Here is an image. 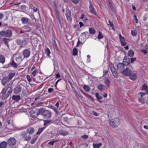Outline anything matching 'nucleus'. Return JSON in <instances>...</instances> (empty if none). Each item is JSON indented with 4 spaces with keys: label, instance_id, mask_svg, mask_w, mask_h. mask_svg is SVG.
Instances as JSON below:
<instances>
[{
    "label": "nucleus",
    "instance_id": "1",
    "mask_svg": "<svg viewBox=\"0 0 148 148\" xmlns=\"http://www.w3.org/2000/svg\"><path fill=\"white\" fill-rule=\"evenodd\" d=\"M39 113L44 117L46 118L50 119L51 116V112L48 110H45L42 108H40L39 109Z\"/></svg>",
    "mask_w": 148,
    "mask_h": 148
},
{
    "label": "nucleus",
    "instance_id": "2",
    "mask_svg": "<svg viewBox=\"0 0 148 148\" xmlns=\"http://www.w3.org/2000/svg\"><path fill=\"white\" fill-rule=\"evenodd\" d=\"M120 124V120L118 118H114L111 119L110 122V124L112 127H118Z\"/></svg>",
    "mask_w": 148,
    "mask_h": 148
},
{
    "label": "nucleus",
    "instance_id": "3",
    "mask_svg": "<svg viewBox=\"0 0 148 148\" xmlns=\"http://www.w3.org/2000/svg\"><path fill=\"white\" fill-rule=\"evenodd\" d=\"M11 92V87H8L2 95L1 96V99H6L9 96Z\"/></svg>",
    "mask_w": 148,
    "mask_h": 148
},
{
    "label": "nucleus",
    "instance_id": "4",
    "mask_svg": "<svg viewBox=\"0 0 148 148\" xmlns=\"http://www.w3.org/2000/svg\"><path fill=\"white\" fill-rule=\"evenodd\" d=\"M0 34L2 36L10 38L12 36V32L10 30L8 29L6 31H2L0 32Z\"/></svg>",
    "mask_w": 148,
    "mask_h": 148
},
{
    "label": "nucleus",
    "instance_id": "5",
    "mask_svg": "<svg viewBox=\"0 0 148 148\" xmlns=\"http://www.w3.org/2000/svg\"><path fill=\"white\" fill-rule=\"evenodd\" d=\"M39 114V110L35 108H33L30 112L31 116L34 118L37 117Z\"/></svg>",
    "mask_w": 148,
    "mask_h": 148
},
{
    "label": "nucleus",
    "instance_id": "6",
    "mask_svg": "<svg viewBox=\"0 0 148 148\" xmlns=\"http://www.w3.org/2000/svg\"><path fill=\"white\" fill-rule=\"evenodd\" d=\"M22 137L24 138V139L26 141H29L31 139L30 135L26 132H23L21 134Z\"/></svg>",
    "mask_w": 148,
    "mask_h": 148
},
{
    "label": "nucleus",
    "instance_id": "7",
    "mask_svg": "<svg viewBox=\"0 0 148 148\" xmlns=\"http://www.w3.org/2000/svg\"><path fill=\"white\" fill-rule=\"evenodd\" d=\"M124 64L123 63H119L117 65V69L120 72L122 73L125 69Z\"/></svg>",
    "mask_w": 148,
    "mask_h": 148
},
{
    "label": "nucleus",
    "instance_id": "8",
    "mask_svg": "<svg viewBox=\"0 0 148 148\" xmlns=\"http://www.w3.org/2000/svg\"><path fill=\"white\" fill-rule=\"evenodd\" d=\"M132 71L128 67H126L125 69L124 70L122 73V74L125 76H129Z\"/></svg>",
    "mask_w": 148,
    "mask_h": 148
},
{
    "label": "nucleus",
    "instance_id": "9",
    "mask_svg": "<svg viewBox=\"0 0 148 148\" xmlns=\"http://www.w3.org/2000/svg\"><path fill=\"white\" fill-rule=\"evenodd\" d=\"M16 142V140L13 138H10L8 140L7 143L10 146L14 145Z\"/></svg>",
    "mask_w": 148,
    "mask_h": 148
},
{
    "label": "nucleus",
    "instance_id": "10",
    "mask_svg": "<svg viewBox=\"0 0 148 148\" xmlns=\"http://www.w3.org/2000/svg\"><path fill=\"white\" fill-rule=\"evenodd\" d=\"M66 16L67 21L69 22L72 21V16L71 14V11L70 10H66Z\"/></svg>",
    "mask_w": 148,
    "mask_h": 148
},
{
    "label": "nucleus",
    "instance_id": "11",
    "mask_svg": "<svg viewBox=\"0 0 148 148\" xmlns=\"http://www.w3.org/2000/svg\"><path fill=\"white\" fill-rule=\"evenodd\" d=\"M23 87L22 85H19L17 86L14 90V93L15 94H17L21 91L22 87Z\"/></svg>",
    "mask_w": 148,
    "mask_h": 148
},
{
    "label": "nucleus",
    "instance_id": "12",
    "mask_svg": "<svg viewBox=\"0 0 148 148\" xmlns=\"http://www.w3.org/2000/svg\"><path fill=\"white\" fill-rule=\"evenodd\" d=\"M16 60L17 63H19L23 60V56L22 54L18 53L16 56Z\"/></svg>",
    "mask_w": 148,
    "mask_h": 148
},
{
    "label": "nucleus",
    "instance_id": "13",
    "mask_svg": "<svg viewBox=\"0 0 148 148\" xmlns=\"http://www.w3.org/2000/svg\"><path fill=\"white\" fill-rule=\"evenodd\" d=\"M110 69L114 77L115 78H118V75L116 69L114 66H113L112 67L110 68Z\"/></svg>",
    "mask_w": 148,
    "mask_h": 148
},
{
    "label": "nucleus",
    "instance_id": "14",
    "mask_svg": "<svg viewBox=\"0 0 148 148\" xmlns=\"http://www.w3.org/2000/svg\"><path fill=\"white\" fill-rule=\"evenodd\" d=\"M129 78L132 80L134 81L137 77V75L136 73H132L131 72L130 74L129 75Z\"/></svg>",
    "mask_w": 148,
    "mask_h": 148
},
{
    "label": "nucleus",
    "instance_id": "15",
    "mask_svg": "<svg viewBox=\"0 0 148 148\" xmlns=\"http://www.w3.org/2000/svg\"><path fill=\"white\" fill-rule=\"evenodd\" d=\"M123 62L124 63L125 66L128 65L130 63V60L128 57L125 56L124 57L123 60Z\"/></svg>",
    "mask_w": 148,
    "mask_h": 148
},
{
    "label": "nucleus",
    "instance_id": "16",
    "mask_svg": "<svg viewBox=\"0 0 148 148\" xmlns=\"http://www.w3.org/2000/svg\"><path fill=\"white\" fill-rule=\"evenodd\" d=\"M10 80L7 77H4L1 79V83L2 85L5 86V84H8Z\"/></svg>",
    "mask_w": 148,
    "mask_h": 148
},
{
    "label": "nucleus",
    "instance_id": "17",
    "mask_svg": "<svg viewBox=\"0 0 148 148\" xmlns=\"http://www.w3.org/2000/svg\"><path fill=\"white\" fill-rule=\"evenodd\" d=\"M30 51L28 49H26L23 52V55L24 57L26 58H27L29 57L30 55Z\"/></svg>",
    "mask_w": 148,
    "mask_h": 148
},
{
    "label": "nucleus",
    "instance_id": "18",
    "mask_svg": "<svg viewBox=\"0 0 148 148\" xmlns=\"http://www.w3.org/2000/svg\"><path fill=\"white\" fill-rule=\"evenodd\" d=\"M58 134L60 135L65 136L68 134V132L66 130L62 129L59 131Z\"/></svg>",
    "mask_w": 148,
    "mask_h": 148
},
{
    "label": "nucleus",
    "instance_id": "19",
    "mask_svg": "<svg viewBox=\"0 0 148 148\" xmlns=\"http://www.w3.org/2000/svg\"><path fill=\"white\" fill-rule=\"evenodd\" d=\"M104 83L108 87H110L111 85V82L108 78H106L105 79L104 81Z\"/></svg>",
    "mask_w": 148,
    "mask_h": 148
},
{
    "label": "nucleus",
    "instance_id": "20",
    "mask_svg": "<svg viewBox=\"0 0 148 148\" xmlns=\"http://www.w3.org/2000/svg\"><path fill=\"white\" fill-rule=\"evenodd\" d=\"M12 99L16 101H18L21 99V97L19 95H13L12 97Z\"/></svg>",
    "mask_w": 148,
    "mask_h": 148
},
{
    "label": "nucleus",
    "instance_id": "21",
    "mask_svg": "<svg viewBox=\"0 0 148 148\" xmlns=\"http://www.w3.org/2000/svg\"><path fill=\"white\" fill-rule=\"evenodd\" d=\"M34 131V130L33 128L30 127L27 129L26 132L30 135V134H32L33 133Z\"/></svg>",
    "mask_w": 148,
    "mask_h": 148
},
{
    "label": "nucleus",
    "instance_id": "22",
    "mask_svg": "<svg viewBox=\"0 0 148 148\" xmlns=\"http://www.w3.org/2000/svg\"><path fill=\"white\" fill-rule=\"evenodd\" d=\"M7 146V143L5 141L1 142L0 144V148H5Z\"/></svg>",
    "mask_w": 148,
    "mask_h": 148
},
{
    "label": "nucleus",
    "instance_id": "23",
    "mask_svg": "<svg viewBox=\"0 0 148 148\" xmlns=\"http://www.w3.org/2000/svg\"><path fill=\"white\" fill-rule=\"evenodd\" d=\"M22 22L24 24H26L29 23V19L26 18H22L21 19Z\"/></svg>",
    "mask_w": 148,
    "mask_h": 148
},
{
    "label": "nucleus",
    "instance_id": "24",
    "mask_svg": "<svg viewBox=\"0 0 148 148\" xmlns=\"http://www.w3.org/2000/svg\"><path fill=\"white\" fill-rule=\"evenodd\" d=\"M52 120H44V125L46 126V127L49 125L50 123H52Z\"/></svg>",
    "mask_w": 148,
    "mask_h": 148
},
{
    "label": "nucleus",
    "instance_id": "25",
    "mask_svg": "<svg viewBox=\"0 0 148 148\" xmlns=\"http://www.w3.org/2000/svg\"><path fill=\"white\" fill-rule=\"evenodd\" d=\"M10 41V39L6 38H4L3 39V41L4 42V44L7 46L8 48H9V46L8 42Z\"/></svg>",
    "mask_w": 148,
    "mask_h": 148
},
{
    "label": "nucleus",
    "instance_id": "26",
    "mask_svg": "<svg viewBox=\"0 0 148 148\" xmlns=\"http://www.w3.org/2000/svg\"><path fill=\"white\" fill-rule=\"evenodd\" d=\"M15 73L14 72L10 73L8 75V78L10 80L15 75Z\"/></svg>",
    "mask_w": 148,
    "mask_h": 148
},
{
    "label": "nucleus",
    "instance_id": "27",
    "mask_svg": "<svg viewBox=\"0 0 148 148\" xmlns=\"http://www.w3.org/2000/svg\"><path fill=\"white\" fill-rule=\"evenodd\" d=\"M5 58L4 56L2 54L0 55V62L2 64L5 62Z\"/></svg>",
    "mask_w": 148,
    "mask_h": 148
},
{
    "label": "nucleus",
    "instance_id": "28",
    "mask_svg": "<svg viewBox=\"0 0 148 148\" xmlns=\"http://www.w3.org/2000/svg\"><path fill=\"white\" fill-rule=\"evenodd\" d=\"M101 143H99V144H95L93 143V147L94 148H99L102 145Z\"/></svg>",
    "mask_w": 148,
    "mask_h": 148
},
{
    "label": "nucleus",
    "instance_id": "29",
    "mask_svg": "<svg viewBox=\"0 0 148 148\" xmlns=\"http://www.w3.org/2000/svg\"><path fill=\"white\" fill-rule=\"evenodd\" d=\"M10 67H13L15 68L17 67L16 64L14 61H13L10 64Z\"/></svg>",
    "mask_w": 148,
    "mask_h": 148
},
{
    "label": "nucleus",
    "instance_id": "30",
    "mask_svg": "<svg viewBox=\"0 0 148 148\" xmlns=\"http://www.w3.org/2000/svg\"><path fill=\"white\" fill-rule=\"evenodd\" d=\"M128 55L131 57H132L134 55V52L132 50H130L128 53Z\"/></svg>",
    "mask_w": 148,
    "mask_h": 148
},
{
    "label": "nucleus",
    "instance_id": "31",
    "mask_svg": "<svg viewBox=\"0 0 148 148\" xmlns=\"http://www.w3.org/2000/svg\"><path fill=\"white\" fill-rule=\"evenodd\" d=\"M89 31L90 33L92 34H95L96 30L94 28L92 27H90L89 29Z\"/></svg>",
    "mask_w": 148,
    "mask_h": 148
},
{
    "label": "nucleus",
    "instance_id": "32",
    "mask_svg": "<svg viewBox=\"0 0 148 148\" xmlns=\"http://www.w3.org/2000/svg\"><path fill=\"white\" fill-rule=\"evenodd\" d=\"M105 86L102 84H101L100 85L98 86V89L101 91L104 89Z\"/></svg>",
    "mask_w": 148,
    "mask_h": 148
},
{
    "label": "nucleus",
    "instance_id": "33",
    "mask_svg": "<svg viewBox=\"0 0 148 148\" xmlns=\"http://www.w3.org/2000/svg\"><path fill=\"white\" fill-rule=\"evenodd\" d=\"M16 43L18 45H21L23 44V42L21 41V40L20 39H18L16 40Z\"/></svg>",
    "mask_w": 148,
    "mask_h": 148
},
{
    "label": "nucleus",
    "instance_id": "34",
    "mask_svg": "<svg viewBox=\"0 0 148 148\" xmlns=\"http://www.w3.org/2000/svg\"><path fill=\"white\" fill-rule=\"evenodd\" d=\"M38 73V70L36 69H35L33 71L31 74L32 77H35L36 76V74Z\"/></svg>",
    "mask_w": 148,
    "mask_h": 148
},
{
    "label": "nucleus",
    "instance_id": "35",
    "mask_svg": "<svg viewBox=\"0 0 148 148\" xmlns=\"http://www.w3.org/2000/svg\"><path fill=\"white\" fill-rule=\"evenodd\" d=\"M119 38L120 42H122L125 41V38L122 36L121 34L119 35Z\"/></svg>",
    "mask_w": 148,
    "mask_h": 148
},
{
    "label": "nucleus",
    "instance_id": "36",
    "mask_svg": "<svg viewBox=\"0 0 148 148\" xmlns=\"http://www.w3.org/2000/svg\"><path fill=\"white\" fill-rule=\"evenodd\" d=\"M22 41L25 42V43L26 44H28V43L29 42V39L27 38H24L23 40H22Z\"/></svg>",
    "mask_w": 148,
    "mask_h": 148
},
{
    "label": "nucleus",
    "instance_id": "37",
    "mask_svg": "<svg viewBox=\"0 0 148 148\" xmlns=\"http://www.w3.org/2000/svg\"><path fill=\"white\" fill-rule=\"evenodd\" d=\"M83 88L87 92H88L90 90L89 87L88 86L86 85L84 86Z\"/></svg>",
    "mask_w": 148,
    "mask_h": 148
},
{
    "label": "nucleus",
    "instance_id": "38",
    "mask_svg": "<svg viewBox=\"0 0 148 148\" xmlns=\"http://www.w3.org/2000/svg\"><path fill=\"white\" fill-rule=\"evenodd\" d=\"M77 49L75 48H74L73 49V54L74 56H76L77 54Z\"/></svg>",
    "mask_w": 148,
    "mask_h": 148
},
{
    "label": "nucleus",
    "instance_id": "39",
    "mask_svg": "<svg viewBox=\"0 0 148 148\" xmlns=\"http://www.w3.org/2000/svg\"><path fill=\"white\" fill-rule=\"evenodd\" d=\"M37 139V137H35L34 138H33L32 140H31L30 143L32 144H33L35 143L36 142V141Z\"/></svg>",
    "mask_w": 148,
    "mask_h": 148
},
{
    "label": "nucleus",
    "instance_id": "40",
    "mask_svg": "<svg viewBox=\"0 0 148 148\" xmlns=\"http://www.w3.org/2000/svg\"><path fill=\"white\" fill-rule=\"evenodd\" d=\"M45 53L47 56H48L50 58L49 54L51 52L49 49L48 48H47L45 50Z\"/></svg>",
    "mask_w": 148,
    "mask_h": 148
},
{
    "label": "nucleus",
    "instance_id": "41",
    "mask_svg": "<svg viewBox=\"0 0 148 148\" xmlns=\"http://www.w3.org/2000/svg\"><path fill=\"white\" fill-rule=\"evenodd\" d=\"M95 95L97 97L99 100H101L102 99V97L99 95V93H96L95 94Z\"/></svg>",
    "mask_w": 148,
    "mask_h": 148
},
{
    "label": "nucleus",
    "instance_id": "42",
    "mask_svg": "<svg viewBox=\"0 0 148 148\" xmlns=\"http://www.w3.org/2000/svg\"><path fill=\"white\" fill-rule=\"evenodd\" d=\"M139 101L141 102L142 104L144 103H145V100L142 98V97H140L138 98Z\"/></svg>",
    "mask_w": 148,
    "mask_h": 148
},
{
    "label": "nucleus",
    "instance_id": "43",
    "mask_svg": "<svg viewBox=\"0 0 148 148\" xmlns=\"http://www.w3.org/2000/svg\"><path fill=\"white\" fill-rule=\"evenodd\" d=\"M132 34L133 36H136L137 35V32L135 30H132L131 31Z\"/></svg>",
    "mask_w": 148,
    "mask_h": 148
},
{
    "label": "nucleus",
    "instance_id": "44",
    "mask_svg": "<svg viewBox=\"0 0 148 148\" xmlns=\"http://www.w3.org/2000/svg\"><path fill=\"white\" fill-rule=\"evenodd\" d=\"M45 127H42L39 129V130L37 132V134H40L42 131L45 129Z\"/></svg>",
    "mask_w": 148,
    "mask_h": 148
},
{
    "label": "nucleus",
    "instance_id": "45",
    "mask_svg": "<svg viewBox=\"0 0 148 148\" xmlns=\"http://www.w3.org/2000/svg\"><path fill=\"white\" fill-rule=\"evenodd\" d=\"M103 37L101 33L100 32H99V34L97 37L98 39H100L103 38Z\"/></svg>",
    "mask_w": 148,
    "mask_h": 148
},
{
    "label": "nucleus",
    "instance_id": "46",
    "mask_svg": "<svg viewBox=\"0 0 148 148\" xmlns=\"http://www.w3.org/2000/svg\"><path fill=\"white\" fill-rule=\"evenodd\" d=\"M148 89L147 86L145 84H144L142 86V89L145 90V91Z\"/></svg>",
    "mask_w": 148,
    "mask_h": 148
},
{
    "label": "nucleus",
    "instance_id": "47",
    "mask_svg": "<svg viewBox=\"0 0 148 148\" xmlns=\"http://www.w3.org/2000/svg\"><path fill=\"white\" fill-rule=\"evenodd\" d=\"M52 40L53 41L52 43H53V46L54 47H57V44H56V41L55 40V39L53 38V39H52Z\"/></svg>",
    "mask_w": 148,
    "mask_h": 148
},
{
    "label": "nucleus",
    "instance_id": "48",
    "mask_svg": "<svg viewBox=\"0 0 148 148\" xmlns=\"http://www.w3.org/2000/svg\"><path fill=\"white\" fill-rule=\"evenodd\" d=\"M26 78H27V80L28 82H30L31 81L32 79H31V78L30 77L29 75H27L26 76Z\"/></svg>",
    "mask_w": 148,
    "mask_h": 148
},
{
    "label": "nucleus",
    "instance_id": "49",
    "mask_svg": "<svg viewBox=\"0 0 148 148\" xmlns=\"http://www.w3.org/2000/svg\"><path fill=\"white\" fill-rule=\"evenodd\" d=\"M26 88H25V89H23L22 90V94L24 95H26Z\"/></svg>",
    "mask_w": 148,
    "mask_h": 148
},
{
    "label": "nucleus",
    "instance_id": "50",
    "mask_svg": "<svg viewBox=\"0 0 148 148\" xmlns=\"http://www.w3.org/2000/svg\"><path fill=\"white\" fill-rule=\"evenodd\" d=\"M23 27L25 29L28 30L29 31H30L31 30L30 27L28 26H25Z\"/></svg>",
    "mask_w": 148,
    "mask_h": 148
},
{
    "label": "nucleus",
    "instance_id": "51",
    "mask_svg": "<svg viewBox=\"0 0 148 148\" xmlns=\"http://www.w3.org/2000/svg\"><path fill=\"white\" fill-rule=\"evenodd\" d=\"M109 24H108V25H110L111 27H114V24L112 22L109 20L108 21Z\"/></svg>",
    "mask_w": 148,
    "mask_h": 148
},
{
    "label": "nucleus",
    "instance_id": "52",
    "mask_svg": "<svg viewBox=\"0 0 148 148\" xmlns=\"http://www.w3.org/2000/svg\"><path fill=\"white\" fill-rule=\"evenodd\" d=\"M88 136V135H85L81 136V137L84 139H87Z\"/></svg>",
    "mask_w": 148,
    "mask_h": 148
},
{
    "label": "nucleus",
    "instance_id": "53",
    "mask_svg": "<svg viewBox=\"0 0 148 148\" xmlns=\"http://www.w3.org/2000/svg\"><path fill=\"white\" fill-rule=\"evenodd\" d=\"M141 51L144 55H146L147 53V51L145 49H142Z\"/></svg>",
    "mask_w": 148,
    "mask_h": 148
},
{
    "label": "nucleus",
    "instance_id": "54",
    "mask_svg": "<svg viewBox=\"0 0 148 148\" xmlns=\"http://www.w3.org/2000/svg\"><path fill=\"white\" fill-rule=\"evenodd\" d=\"M90 12L92 14L95 15H96V12L95 11V10H90Z\"/></svg>",
    "mask_w": 148,
    "mask_h": 148
},
{
    "label": "nucleus",
    "instance_id": "55",
    "mask_svg": "<svg viewBox=\"0 0 148 148\" xmlns=\"http://www.w3.org/2000/svg\"><path fill=\"white\" fill-rule=\"evenodd\" d=\"M134 20H135V22L136 23H138V20L136 16V15H134Z\"/></svg>",
    "mask_w": 148,
    "mask_h": 148
},
{
    "label": "nucleus",
    "instance_id": "56",
    "mask_svg": "<svg viewBox=\"0 0 148 148\" xmlns=\"http://www.w3.org/2000/svg\"><path fill=\"white\" fill-rule=\"evenodd\" d=\"M54 90V89L53 88H49L48 89V92L49 93H51L53 92Z\"/></svg>",
    "mask_w": 148,
    "mask_h": 148
},
{
    "label": "nucleus",
    "instance_id": "57",
    "mask_svg": "<svg viewBox=\"0 0 148 148\" xmlns=\"http://www.w3.org/2000/svg\"><path fill=\"white\" fill-rule=\"evenodd\" d=\"M130 59H131V63H132L136 60V58H131Z\"/></svg>",
    "mask_w": 148,
    "mask_h": 148
},
{
    "label": "nucleus",
    "instance_id": "58",
    "mask_svg": "<svg viewBox=\"0 0 148 148\" xmlns=\"http://www.w3.org/2000/svg\"><path fill=\"white\" fill-rule=\"evenodd\" d=\"M82 43H81V42H80L79 40L78 39V42H77V45H76V47H78L79 46V45H82Z\"/></svg>",
    "mask_w": 148,
    "mask_h": 148
},
{
    "label": "nucleus",
    "instance_id": "59",
    "mask_svg": "<svg viewBox=\"0 0 148 148\" xmlns=\"http://www.w3.org/2000/svg\"><path fill=\"white\" fill-rule=\"evenodd\" d=\"M121 45L123 46H125L127 44V43L126 42H125V41L124 42H121Z\"/></svg>",
    "mask_w": 148,
    "mask_h": 148
},
{
    "label": "nucleus",
    "instance_id": "60",
    "mask_svg": "<svg viewBox=\"0 0 148 148\" xmlns=\"http://www.w3.org/2000/svg\"><path fill=\"white\" fill-rule=\"evenodd\" d=\"M56 141H50L48 143V144L52 145H53L54 143Z\"/></svg>",
    "mask_w": 148,
    "mask_h": 148
},
{
    "label": "nucleus",
    "instance_id": "61",
    "mask_svg": "<svg viewBox=\"0 0 148 148\" xmlns=\"http://www.w3.org/2000/svg\"><path fill=\"white\" fill-rule=\"evenodd\" d=\"M57 18L58 19V21L60 25H62V22L61 21L60 16H58V17H57Z\"/></svg>",
    "mask_w": 148,
    "mask_h": 148
},
{
    "label": "nucleus",
    "instance_id": "62",
    "mask_svg": "<svg viewBox=\"0 0 148 148\" xmlns=\"http://www.w3.org/2000/svg\"><path fill=\"white\" fill-rule=\"evenodd\" d=\"M108 73V71L106 69L104 70L103 71V75H106Z\"/></svg>",
    "mask_w": 148,
    "mask_h": 148
},
{
    "label": "nucleus",
    "instance_id": "63",
    "mask_svg": "<svg viewBox=\"0 0 148 148\" xmlns=\"http://www.w3.org/2000/svg\"><path fill=\"white\" fill-rule=\"evenodd\" d=\"M79 0H72V2L75 3H77L79 1Z\"/></svg>",
    "mask_w": 148,
    "mask_h": 148
},
{
    "label": "nucleus",
    "instance_id": "64",
    "mask_svg": "<svg viewBox=\"0 0 148 148\" xmlns=\"http://www.w3.org/2000/svg\"><path fill=\"white\" fill-rule=\"evenodd\" d=\"M55 12L56 13L57 17L58 16H60L59 12H58L57 10H55Z\"/></svg>",
    "mask_w": 148,
    "mask_h": 148
}]
</instances>
